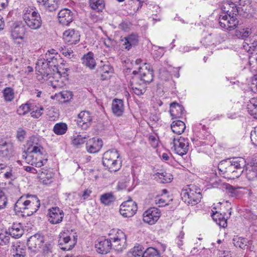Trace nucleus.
Returning <instances> with one entry per match:
<instances>
[{
    "instance_id": "f257e3e1",
    "label": "nucleus",
    "mask_w": 257,
    "mask_h": 257,
    "mask_svg": "<svg viewBox=\"0 0 257 257\" xmlns=\"http://www.w3.org/2000/svg\"><path fill=\"white\" fill-rule=\"evenodd\" d=\"M245 161L242 158H233L220 162L218 169L225 178L234 179L239 177L242 173Z\"/></svg>"
},
{
    "instance_id": "f03ea898",
    "label": "nucleus",
    "mask_w": 257,
    "mask_h": 257,
    "mask_svg": "<svg viewBox=\"0 0 257 257\" xmlns=\"http://www.w3.org/2000/svg\"><path fill=\"white\" fill-rule=\"evenodd\" d=\"M40 206V200L36 195H27L19 198L15 204L14 210L16 212L31 216L38 210Z\"/></svg>"
},
{
    "instance_id": "7ed1b4c3",
    "label": "nucleus",
    "mask_w": 257,
    "mask_h": 257,
    "mask_svg": "<svg viewBox=\"0 0 257 257\" xmlns=\"http://www.w3.org/2000/svg\"><path fill=\"white\" fill-rule=\"evenodd\" d=\"M103 165L110 172L118 171L121 164L120 154L116 149H111L105 152L102 158Z\"/></svg>"
},
{
    "instance_id": "20e7f679",
    "label": "nucleus",
    "mask_w": 257,
    "mask_h": 257,
    "mask_svg": "<svg viewBox=\"0 0 257 257\" xmlns=\"http://www.w3.org/2000/svg\"><path fill=\"white\" fill-rule=\"evenodd\" d=\"M23 18L26 25L32 30L39 29L42 26L41 17L35 9L30 7L26 8Z\"/></svg>"
},
{
    "instance_id": "39448f33",
    "label": "nucleus",
    "mask_w": 257,
    "mask_h": 257,
    "mask_svg": "<svg viewBox=\"0 0 257 257\" xmlns=\"http://www.w3.org/2000/svg\"><path fill=\"white\" fill-rule=\"evenodd\" d=\"M112 249L118 251H122L126 245V237L124 233L120 230L112 229L108 234Z\"/></svg>"
},
{
    "instance_id": "423d86ee",
    "label": "nucleus",
    "mask_w": 257,
    "mask_h": 257,
    "mask_svg": "<svg viewBox=\"0 0 257 257\" xmlns=\"http://www.w3.org/2000/svg\"><path fill=\"white\" fill-rule=\"evenodd\" d=\"M182 199L188 204L192 205L197 204L201 198V194L199 188L190 185L186 189L183 190L181 193Z\"/></svg>"
},
{
    "instance_id": "0eeeda50",
    "label": "nucleus",
    "mask_w": 257,
    "mask_h": 257,
    "mask_svg": "<svg viewBox=\"0 0 257 257\" xmlns=\"http://www.w3.org/2000/svg\"><path fill=\"white\" fill-rule=\"evenodd\" d=\"M22 157L27 164L38 168L46 164L48 160L46 152L39 154L37 152L25 151Z\"/></svg>"
},
{
    "instance_id": "6e6552de",
    "label": "nucleus",
    "mask_w": 257,
    "mask_h": 257,
    "mask_svg": "<svg viewBox=\"0 0 257 257\" xmlns=\"http://www.w3.org/2000/svg\"><path fill=\"white\" fill-rule=\"evenodd\" d=\"M37 71V77L39 81L43 82L47 81L51 78V69L49 66L48 61L46 59L39 60L36 67Z\"/></svg>"
},
{
    "instance_id": "1a4fd4ad",
    "label": "nucleus",
    "mask_w": 257,
    "mask_h": 257,
    "mask_svg": "<svg viewBox=\"0 0 257 257\" xmlns=\"http://www.w3.org/2000/svg\"><path fill=\"white\" fill-rule=\"evenodd\" d=\"M43 139L38 136H33L29 138L26 144L28 152H37L39 154L45 152L43 146Z\"/></svg>"
},
{
    "instance_id": "9d476101",
    "label": "nucleus",
    "mask_w": 257,
    "mask_h": 257,
    "mask_svg": "<svg viewBox=\"0 0 257 257\" xmlns=\"http://www.w3.org/2000/svg\"><path fill=\"white\" fill-rule=\"evenodd\" d=\"M137 73L139 75L140 81L144 84H149L153 80V70L149 64H145L143 67H140L138 72L133 71V74Z\"/></svg>"
},
{
    "instance_id": "9b49d317",
    "label": "nucleus",
    "mask_w": 257,
    "mask_h": 257,
    "mask_svg": "<svg viewBox=\"0 0 257 257\" xmlns=\"http://www.w3.org/2000/svg\"><path fill=\"white\" fill-rule=\"evenodd\" d=\"M219 24L221 28L231 31L236 28L238 25V21L236 16L221 15L219 19Z\"/></svg>"
},
{
    "instance_id": "f8f14e48",
    "label": "nucleus",
    "mask_w": 257,
    "mask_h": 257,
    "mask_svg": "<svg viewBox=\"0 0 257 257\" xmlns=\"http://www.w3.org/2000/svg\"><path fill=\"white\" fill-rule=\"evenodd\" d=\"M173 148L175 153L179 155L183 156L188 151L189 142L187 138L180 137L173 140Z\"/></svg>"
},
{
    "instance_id": "ddd939ff",
    "label": "nucleus",
    "mask_w": 257,
    "mask_h": 257,
    "mask_svg": "<svg viewBox=\"0 0 257 257\" xmlns=\"http://www.w3.org/2000/svg\"><path fill=\"white\" fill-rule=\"evenodd\" d=\"M92 117V115L89 111H81L78 114L76 120L77 124L82 130H86L91 125Z\"/></svg>"
},
{
    "instance_id": "4468645a",
    "label": "nucleus",
    "mask_w": 257,
    "mask_h": 257,
    "mask_svg": "<svg viewBox=\"0 0 257 257\" xmlns=\"http://www.w3.org/2000/svg\"><path fill=\"white\" fill-rule=\"evenodd\" d=\"M137 209V205L135 202L133 200H127L120 205L119 212L123 216L130 217L136 213Z\"/></svg>"
},
{
    "instance_id": "2eb2a0df",
    "label": "nucleus",
    "mask_w": 257,
    "mask_h": 257,
    "mask_svg": "<svg viewBox=\"0 0 257 257\" xmlns=\"http://www.w3.org/2000/svg\"><path fill=\"white\" fill-rule=\"evenodd\" d=\"M64 216L63 211L58 207H53L48 210V221L52 224L61 223Z\"/></svg>"
},
{
    "instance_id": "dca6fc26",
    "label": "nucleus",
    "mask_w": 257,
    "mask_h": 257,
    "mask_svg": "<svg viewBox=\"0 0 257 257\" xmlns=\"http://www.w3.org/2000/svg\"><path fill=\"white\" fill-rule=\"evenodd\" d=\"M73 240H71L70 235L65 232H61L59 239V245L61 249L64 250H70L76 242V238L73 236Z\"/></svg>"
},
{
    "instance_id": "f3484780",
    "label": "nucleus",
    "mask_w": 257,
    "mask_h": 257,
    "mask_svg": "<svg viewBox=\"0 0 257 257\" xmlns=\"http://www.w3.org/2000/svg\"><path fill=\"white\" fill-rule=\"evenodd\" d=\"M43 243V237L38 234L31 236L27 241L28 248L33 252L39 251Z\"/></svg>"
},
{
    "instance_id": "a211bd4d",
    "label": "nucleus",
    "mask_w": 257,
    "mask_h": 257,
    "mask_svg": "<svg viewBox=\"0 0 257 257\" xmlns=\"http://www.w3.org/2000/svg\"><path fill=\"white\" fill-rule=\"evenodd\" d=\"M160 217V212L156 208H151L143 214V220L149 224H155Z\"/></svg>"
},
{
    "instance_id": "6ab92c4d",
    "label": "nucleus",
    "mask_w": 257,
    "mask_h": 257,
    "mask_svg": "<svg viewBox=\"0 0 257 257\" xmlns=\"http://www.w3.org/2000/svg\"><path fill=\"white\" fill-rule=\"evenodd\" d=\"M80 34L78 31L69 29L65 31L63 34L64 41L69 45L76 44L80 40Z\"/></svg>"
},
{
    "instance_id": "aec40b11",
    "label": "nucleus",
    "mask_w": 257,
    "mask_h": 257,
    "mask_svg": "<svg viewBox=\"0 0 257 257\" xmlns=\"http://www.w3.org/2000/svg\"><path fill=\"white\" fill-rule=\"evenodd\" d=\"M74 13L69 9H63L58 14L59 22L63 26L69 25L73 20Z\"/></svg>"
},
{
    "instance_id": "412c9836",
    "label": "nucleus",
    "mask_w": 257,
    "mask_h": 257,
    "mask_svg": "<svg viewBox=\"0 0 257 257\" xmlns=\"http://www.w3.org/2000/svg\"><path fill=\"white\" fill-rule=\"evenodd\" d=\"M102 141L97 138H93L89 139L86 143V149L89 153H96L102 148Z\"/></svg>"
},
{
    "instance_id": "4be33fe9",
    "label": "nucleus",
    "mask_w": 257,
    "mask_h": 257,
    "mask_svg": "<svg viewBox=\"0 0 257 257\" xmlns=\"http://www.w3.org/2000/svg\"><path fill=\"white\" fill-rule=\"evenodd\" d=\"M54 174L48 169H41L38 173V177L41 182L45 185H49L54 181Z\"/></svg>"
},
{
    "instance_id": "5701e85b",
    "label": "nucleus",
    "mask_w": 257,
    "mask_h": 257,
    "mask_svg": "<svg viewBox=\"0 0 257 257\" xmlns=\"http://www.w3.org/2000/svg\"><path fill=\"white\" fill-rule=\"evenodd\" d=\"M111 240L109 238L101 239L95 244V248L98 252L101 254H106L112 249Z\"/></svg>"
},
{
    "instance_id": "b1692460",
    "label": "nucleus",
    "mask_w": 257,
    "mask_h": 257,
    "mask_svg": "<svg viewBox=\"0 0 257 257\" xmlns=\"http://www.w3.org/2000/svg\"><path fill=\"white\" fill-rule=\"evenodd\" d=\"M221 9L222 15L236 16L238 12L236 4L230 1L224 2L221 7Z\"/></svg>"
},
{
    "instance_id": "393cba45",
    "label": "nucleus",
    "mask_w": 257,
    "mask_h": 257,
    "mask_svg": "<svg viewBox=\"0 0 257 257\" xmlns=\"http://www.w3.org/2000/svg\"><path fill=\"white\" fill-rule=\"evenodd\" d=\"M59 57V56H57V55H55V56H50V54H46V58H47L51 70L54 72L53 74L55 75V77H57V76H58L59 77L60 76V72L58 68L59 61H61L60 58L59 59H58Z\"/></svg>"
},
{
    "instance_id": "a878e982",
    "label": "nucleus",
    "mask_w": 257,
    "mask_h": 257,
    "mask_svg": "<svg viewBox=\"0 0 257 257\" xmlns=\"http://www.w3.org/2000/svg\"><path fill=\"white\" fill-rule=\"evenodd\" d=\"M25 29L21 26H16L11 32V36L15 43L21 44L24 41Z\"/></svg>"
},
{
    "instance_id": "bb28decb",
    "label": "nucleus",
    "mask_w": 257,
    "mask_h": 257,
    "mask_svg": "<svg viewBox=\"0 0 257 257\" xmlns=\"http://www.w3.org/2000/svg\"><path fill=\"white\" fill-rule=\"evenodd\" d=\"M122 47L126 50H130V48L138 43L139 37L136 34H132L121 40Z\"/></svg>"
},
{
    "instance_id": "cd10ccee",
    "label": "nucleus",
    "mask_w": 257,
    "mask_h": 257,
    "mask_svg": "<svg viewBox=\"0 0 257 257\" xmlns=\"http://www.w3.org/2000/svg\"><path fill=\"white\" fill-rule=\"evenodd\" d=\"M111 110L115 116L117 117L122 116L124 110L123 101L120 99H114L111 104Z\"/></svg>"
},
{
    "instance_id": "c85d7f7f",
    "label": "nucleus",
    "mask_w": 257,
    "mask_h": 257,
    "mask_svg": "<svg viewBox=\"0 0 257 257\" xmlns=\"http://www.w3.org/2000/svg\"><path fill=\"white\" fill-rule=\"evenodd\" d=\"M24 229L20 223H14L9 228V232L11 236L15 238H19L24 233Z\"/></svg>"
},
{
    "instance_id": "c756f323",
    "label": "nucleus",
    "mask_w": 257,
    "mask_h": 257,
    "mask_svg": "<svg viewBox=\"0 0 257 257\" xmlns=\"http://www.w3.org/2000/svg\"><path fill=\"white\" fill-rule=\"evenodd\" d=\"M39 5L47 11L53 12L58 7V0H37Z\"/></svg>"
},
{
    "instance_id": "7c9ffc66",
    "label": "nucleus",
    "mask_w": 257,
    "mask_h": 257,
    "mask_svg": "<svg viewBox=\"0 0 257 257\" xmlns=\"http://www.w3.org/2000/svg\"><path fill=\"white\" fill-rule=\"evenodd\" d=\"M184 111L183 107L178 103L173 102L170 104V113L172 119L181 117Z\"/></svg>"
},
{
    "instance_id": "2f4dec72",
    "label": "nucleus",
    "mask_w": 257,
    "mask_h": 257,
    "mask_svg": "<svg viewBox=\"0 0 257 257\" xmlns=\"http://www.w3.org/2000/svg\"><path fill=\"white\" fill-rule=\"evenodd\" d=\"M72 97V94L71 91L64 90L56 93L54 95H52L51 98L63 103L69 101Z\"/></svg>"
},
{
    "instance_id": "473e14b6",
    "label": "nucleus",
    "mask_w": 257,
    "mask_h": 257,
    "mask_svg": "<svg viewBox=\"0 0 257 257\" xmlns=\"http://www.w3.org/2000/svg\"><path fill=\"white\" fill-rule=\"evenodd\" d=\"M11 252L13 257H25L26 249L24 246L17 242L12 246Z\"/></svg>"
},
{
    "instance_id": "72a5a7b5",
    "label": "nucleus",
    "mask_w": 257,
    "mask_h": 257,
    "mask_svg": "<svg viewBox=\"0 0 257 257\" xmlns=\"http://www.w3.org/2000/svg\"><path fill=\"white\" fill-rule=\"evenodd\" d=\"M13 149L11 145L5 143L0 145V157L2 159L8 160L13 155Z\"/></svg>"
},
{
    "instance_id": "f704fd0d",
    "label": "nucleus",
    "mask_w": 257,
    "mask_h": 257,
    "mask_svg": "<svg viewBox=\"0 0 257 257\" xmlns=\"http://www.w3.org/2000/svg\"><path fill=\"white\" fill-rule=\"evenodd\" d=\"M82 64L90 69H93L96 66V62L93 53L89 52L85 54L82 58Z\"/></svg>"
},
{
    "instance_id": "c9c22d12",
    "label": "nucleus",
    "mask_w": 257,
    "mask_h": 257,
    "mask_svg": "<svg viewBox=\"0 0 257 257\" xmlns=\"http://www.w3.org/2000/svg\"><path fill=\"white\" fill-rule=\"evenodd\" d=\"M154 179L161 183H168L171 182L173 179L172 175L169 173L164 172H158L154 175Z\"/></svg>"
},
{
    "instance_id": "e433bc0d",
    "label": "nucleus",
    "mask_w": 257,
    "mask_h": 257,
    "mask_svg": "<svg viewBox=\"0 0 257 257\" xmlns=\"http://www.w3.org/2000/svg\"><path fill=\"white\" fill-rule=\"evenodd\" d=\"M178 69V68H172L169 67V70H168L167 72H165V68L161 69L159 70L160 77L162 79L166 80L169 79L170 75V73H172L176 77L179 78L180 76V74Z\"/></svg>"
},
{
    "instance_id": "4c0bfd02",
    "label": "nucleus",
    "mask_w": 257,
    "mask_h": 257,
    "mask_svg": "<svg viewBox=\"0 0 257 257\" xmlns=\"http://www.w3.org/2000/svg\"><path fill=\"white\" fill-rule=\"evenodd\" d=\"M172 132L177 135L182 134L186 128L185 123L181 120H176L173 121L171 125Z\"/></svg>"
},
{
    "instance_id": "58836bf2",
    "label": "nucleus",
    "mask_w": 257,
    "mask_h": 257,
    "mask_svg": "<svg viewBox=\"0 0 257 257\" xmlns=\"http://www.w3.org/2000/svg\"><path fill=\"white\" fill-rule=\"evenodd\" d=\"M233 243L236 247L245 249L246 247L251 244V241L248 240L245 238L234 236L232 239Z\"/></svg>"
},
{
    "instance_id": "ea45409f",
    "label": "nucleus",
    "mask_w": 257,
    "mask_h": 257,
    "mask_svg": "<svg viewBox=\"0 0 257 257\" xmlns=\"http://www.w3.org/2000/svg\"><path fill=\"white\" fill-rule=\"evenodd\" d=\"M212 214V217L214 221L220 227L225 228L227 226V219L224 217V215L221 213H219L217 211Z\"/></svg>"
},
{
    "instance_id": "a19ab883",
    "label": "nucleus",
    "mask_w": 257,
    "mask_h": 257,
    "mask_svg": "<svg viewBox=\"0 0 257 257\" xmlns=\"http://www.w3.org/2000/svg\"><path fill=\"white\" fill-rule=\"evenodd\" d=\"M144 247L142 245L137 244L127 253V257H140L143 255Z\"/></svg>"
},
{
    "instance_id": "79ce46f5",
    "label": "nucleus",
    "mask_w": 257,
    "mask_h": 257,
    "mask_svg": "<svg viewBox=\"0 0 257 257\" xmlns=\"http://www.w3.org/2000/svg\"><path fill=\"white\" fill-rule=\"evenodd\" d=\"M146 84L141 82L139 83L137 82L132 83L131 86L133 92L137 95H140L144 94L146 91Z\"/></svg>"
},
{
    "instance_id": "37998d69",
    "label": "nucleus",
    "mask_w": 257,
    "mask_h": 257,
    "mask_svg": "<svg viewBox=\"0 0 257 257\" xmlns=\"http://www.w3.org/2000/svg\"><path fill=\"white\" fill-rule=\"evenodd\" d=\"M245 173L246 177L248 180H255L257 179V166L250 165L247 167Z\"/></svg>"
},
{
    "instance_id": "c03bdc74",
    "label": "nucleus",
    "mask_w": 257,
    "mask_h": 257,
    "mask_svg": "<svg viewBox=\"0 0 257 257\" xmlns=\"http://www.w3.org/2000/svg\"><path fill=\"white\" fill-rule=\"evenodd\" d=\"M115 200V197L111 192L104 193L101 195L100 198L101 203L106 206L111 205Z\"/></svg>"
},
{
    "instance_id": "a18cd8bd",
    "label": "nucleus",
    "mask_w": 257,
    "mask_h": 257,
    "mask_svg": "<svg viewBox=\"0 0 257 257\" xmlns=\"http://www.w3.org/2000/svg\"><path fill=\"white\" fill-rule=\"evenodd\" d=\"M53 132L57 135H62L66 132L67 130V125L66 123L63 122L57 123L54 126Z\"/></svg>"
},
{
    "instance_id": "49530a36",
    "label": "nucleus",
    "mask_w": 257,
    "mask_h": 257,
    "mask_svg": "<svg viewBox=\"0 0 257 257\" xmlns=\"http://www.w3.org/2000/svg\"><path fill=\"white\" fill-rule=\"evenodd\" d=\"M89 5L92 9L98 12L101 11L104 8L103 0H89Z\"/></svg>"
},
{
    "instance_id": "de8ad7c7",
    "label": "nucleus",
    "mask_w": 257,
    "mask_h": 257,
    "mask_svg": "<svg viewBox=\"0 0 257 257\" xmlns=\"http://www.w3.org/2000/svg\"><path fill=\"white\" fill-rule=\"evenodd\" d=\"M88 138V136L86 135L82 136L78 135L76 137H74L72 140V144L77 148L80 147V146L85 143L86 140Z\"/></svg>"
},
{
    "instance_id": "09e8293b",
    "label": "nucleus",
    "mask_w": 257,
    "mask_h": 257,
    "mask_svg": "<svg viewBox=\"0 0 257 257\" xmlns=\"http://www.w3.org/2000/svg\"><path fill=\"white\" fill-rule=\"evenodd\" d=\"M203 44L206 46L217 44L219 42L217 40V36L210 34L202 40Z\"/></svg>"
},
{
    "instance_id": "8fccbe9b",
    "label": "nucleus",
    "mask_w": 257,
    "mask_h": 257,
    "mask_svg": "<svg viewBox=\"0 0 257 257\" xmlns=\"http://www.w3.org/2000/svg\"><path fill=\"white\" fill-rule=\"evenodd\" d=\"M247 109L251 114H257V97L250 99L247 104Z\"/></svg>"
},
{
    "instance_id": "3c124183",
    "label": "nucleus",
    "mask_w": 257,
    "mask_h": 257,
    "mask_svg": "<svg viewBox=\"0 0 257 257\" xmlns=\"http://www.w3.org/2000/svg\"><path fill=\"white\" fill-rule=\"evenodd\" d=\"M48 85L51 86L53 88L60 89L63 86V83L62 80L56 79L54 76L51 75V78L47 80Z\"/></svg>"
},
{
    "instance_id": "603ef678",
    "label": "nucleus",
    "mask_w": 257,
    "mask_h": 257,
    "mask_svg": "<svg viewBox=\"0 0 257 257\" xmlns=\"http://www.w3.org/2000/svg\"><path fill=\"white\" fill-rule=\"evenodd\" d=\"M31 111V116L34 118H39L43 113L44 108L41 106H35V107L32 106Z\"/></svg>"
},
{
    "instance_id": "864d4df0",
    "label": "nucleus",
    "mask_w": 257,
    "mask_h": 257,
    "mask_svg": "<svg viewBox=\"0 0 257 257\" xmlns=\"http://www.w3.org/2000/svg\"><path fill=\"white\" fill-rule=\"evenodd\" d=\"M130 181L129 174L125 176L124 178H122L118 183L117 189L118 190H122L125 189L128 185Z\"/></svg>"
},
{
    "instance_id": "5fc2aeb1",
    "label": "nucleus",
    "mask_w": 257,
    "mask_h": 257,
    "mask_svg": "<svg viewBox=\"0 0 257 257\" xmlns=\"http://www.w3.org/2000/svg\"><path fill=\"white\" fill-rule=\"evenodd\" d=\"M3 96L6 101H11L14 98V90L11 87H6L3 91Z\"/></svg>"
},
{
    "instance_id": "6e6d98bb",
    "label": "nucleus",
    "mask_w": 257,
    "mask_h": 257,
    "mask_svg": "<svg viewBox=\"0 0 257 257\" xmlns=\"http://www.w3.org/2000/svg\"><path fill=\"white\" fill-rule=\"evenodd\" d=\"M251 34V30L250 29L243 28L236 31L235 35L238 38L244 39L247 38Z\"/></svg>"
},
{
    "instance_id": "4d7b16f0",
    "label": "nucleus",
    "mask_w": 257,
    "mask_h": 257,
    "mask_svg": "<svg viewBox=\"0 0 257 257\" xmlns=\"http://www.w3.org/2000/svg\"><path fill=\"white\" fill-rule=\"evenodd\" d=\"M142 257H160L158 251L153 248L149 247L143 252Z\"/></svg>"
},
{
    "instance_id": "13d9d810",
    "label": "nucleus",
    "mask_w": 257,
    "mask_h": 257,
    "mask_svg": "<svg viewBox=\"0 0 257 257\" xmlns=\"http://www.w3.org/2000/svg\"><path fill=\"white\" fill-rule=\"evenodd\" d=\"M155 203L158 205V207H163L169 204L170 200H166L165 196L162 195L161 196H157L154 199Z\"/></svg>"
},
{
    "instance_id": "bf43d9fd",
    "label": "nucleus",
    "mask_w": 257,
    "mask_h": 257,
    "mask_svg": "<svg viewBox=\"0 0 257 257\" xmlns=\"http://www.w3.org/2000/svg\"><path fill=\"white\" fill-rule=\"evenodd\" d=\"M32 106L26 103L22 104L17 109V112L19 115H25L31 111Z\"/></svg>"
},
{
    "instance_id": "052dcab7",
    "label": "nucleus",
    "mask_w": 257,
    "mask_h": 257,
    "mask_svg": "<svg viewBox=\"0 0 257 257\" xmlns=\"http://www.w3.org/2000/svg\"><path fill=\"white\" fill-rule=\"evenodd\" d=\"M10 234H8L6 231L1 232L0 245H4L8 244L10 239Z\"/></svg>"
},
{
    "instance_id": "680f3d73",
    "label": "nucleus",
    "mask_w": 257,
    "mask_h": 257,
    "mask_svg": "<svg viewBox=\"0 0 257 257\" xmlns=\"http://www.w3.org/2000/svg\"><path fill=\"white\" fill-rule=\"evenodd\" d=\"M60 52L65 56L68 58H71L73 56V52L71 49H68L65 47H61L60 48Z\"/></svg>"
},
{
    "instance_id": "e2e57ef3",
    "label": "nucleus",
    "mask_w": 257,
    "mask_h": 257,
    "mask_svg": "<svg viewBox=\"0 0 257 257\" xmlns=\"http://www.w3.org/2000/svg\"><path fill=\"white\" fill-rule=\"evenodd\" d=\"M7 203V199L5 193L0 190V209L5 208Z\"/></svg>"
},
{
    "instance_id": "0e129e2a",
    "label": "nucleus",
    "mask_w": 257,
    "mask_h": 257,
    "mask_svg": "<svg viewBox=\"0 0 257 257\" xmlns=\"http://www.w3.org/2000/svg\"><path fill=\"white\" fill-rule=\"evenodd\" d=\"M250 139L252 143L257 145V127H254L250 133Z\"/></svg>"
},
{
    "instance_id": "69168bd1",
    "label": "nucleus",
    "mask_w": 257,
    "mask_h": 257,
    "mask_svg": "<svg viewBox=\"0 0 257 257\" xmlns=\"http://www.w3.org/2000/svg\"><path fill=\"white\" fill-rule=\"evenodd\" d=\"M184 237V233L182 232H181L177 237V238L176 239V242L178 246L181 249H183L182 246L183 245V239Z\"/></svg>"
},
{
    "instance_id": "338daca9",
    "label": "nucleus",
    "mask_w": 257,
    "mask_h": 257,
    "mask_svg": "<svg viewBox=\"0 0 257 257\" xmlns=\"http://www.w3.org/2000/svg\"><path fill=\"white\" fill-rule=\"evenodd\" d=\"M91 192V190L87 189L84 190L81 194H79V196L81 197L82 200H85L90 196Z\"/></svg>"
},
{
    "instance_id": "774afa93",
    "label": "nucleus",
    "mask_w": 257,
    "mask_h": 257,
    "mask_svg": "<svg viewBox=\"0 0 257 257\" xmlns=\"http://www.w3.org/2000/svg\"><path fill=\"white\" fill-rule=\"evenodd\" d=\"M26 135V132L22 128H19L17 131V138L20 141H23Z\"/></svg>"
}]
</instances>
